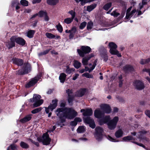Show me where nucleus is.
<instances>
[{
	"instance_id": "5fc2aeb1",
	"label": "nucleus",
	"mask_w": 150,
	"mask_h": 150,
	"mask_svg": "<svg viewBox=\"0 0 150 150\" xmlns=\"http://www.w3.org/2000/svg\"><path fill=\"white\" fill-rule=\"evenodd\" d=\"M86 23L85 22H83L82 23L80 26H79V28L80 29H82L83 28H84L86 26Z\"/></svg>"
},
{
	"instance_id": "f03ea898",
	"label": "nucleus",
	"mask_w": 150,
	"mask_h": 150,
	"mask_svg": "<svg viewBox=\"0 0 150 150\" xmlns=\"http://www.w3.org/2000/svg\"><path fill=\"white\" fill-rule=\"evenodd\" d=\"M147 1L148 0H143L142 3L139 4L137 11L136 9H134L130 12L132 8V6H130L127 11L125 18L127 19H129L131 18H134L143 13L145 10H144L142 11L141 10L143 7L144 5L147 3Z\"/></svg>"
},
{
	"instance_id": "603ef678",
	"label": "nucleus",
	"mask_w": 150,
	"mask_h": 150,
	"mask_svg": "<svg viewBox=\"0 0 150 150\" xmlns=\"http://www.w3.org/2000/svg\"><path fill=\"white\" fill-rule=\"evenodd\" d=\"M85 136V135H83V137L79 138V140L84 142H87L88 141V139L87 138L85 137L84 136Z\"/></svg>"
},
{
	"instance_id": "1a4fd4ad",
	"label": "nucleus",
	"mask_w": 150,
	"mask_h": 150,
	"mask_svg": "<svg viewBox=\"0 0 150 150\" xmlns=\"http://www.w3.org/2000/svg\"><path fill=\"white\" fill-rule=\"evenodd\" d=\"M58 100L57 99L53 100L52 103L48 107H45V111L46 113H48L50 110L52 111L53 109L55 108L57 105Z\"/></svg>"
},
{
	"instance_id": "f257e3e1",
	"label": "nucleus",
	"mask_w": 150,
	"mask_h": 150,
	"mask_svg": "<svg viewBox=\"0 0 150 150\" xmlns=\"http://www.w3.org/2000/svg\"><path fill=\"white\" fill-rule=\"evenodd\" d=\"M65 102L61 103V108L56 110V114L60 118L64 117L70 119L73 118L77 115V112L72 108L65 107Z\"/></svg>"
},
{
	"instance_id": "0eeeda50",
	"label": "nucleus",
	"mask_w": 150,
	"mask_h": 150,
	"mask_svg": "<svg viewBox=\"0 0 150 150\" xmlns=\"http://www.w3.org/2000/svg\"><path fill=\"white\" fill-rule=\"evenodd\" d=\"M146 133L145 131H142L139 132L137 134L136 136L137 138V139L136 140L140 142L144 143H146L148 141V139L145 137V134Z\"/></svg>"
},
{
	"instance_id": "a18cd8bd",
	"label": "nucleus",
	"mask_w": 150,
	"mask_h": 150,
	"mask_svg": "<svg viewBox=\"0 0 150 150\" xmlns=\"http://www.w3.org/2000/svg\"><path fill=\"white\" fill-rule=\"evenodd\" d=\"M106 137L111 142H118V141H117L116 139H114L109 135L107 136Z\"/></svg>"
},
{
	"instance_id": "8fccbe9b",
	"label": "nucleus",
	"mask_w": 150,
	"mask_h": 150,
	"mask_svg": "<svg viewBox=\"0 0 150 150\" xmlns=\"http://www.w3.org/2000/svg\"><path fill=\"white\" fill-rule=\"evenodd\" d=\"M68 13L71 15V18L74 19L75 16V13L74 11L73 10H71L68 12Z\"/></svg>"
},
{
	"instance_id": "864d4df0",
	"label": "nucleus",
	"mask_w": 150,
	"mask_h": 150,
	"mask_svg": "<svg viewBox=\"0 0 150 150\" xmlns=\"http://www.w3.org/2000/svg\"><path fill=\"white\" fill-rule=\"evenodd\" d=\"M57 28L58 31H59L60 33H62V32L63 30V28L62 25L60 24H58L57 25Z\"/></svg>"
},
{
	"instance_id": "4be33fe9",
	"label": "nucleus",
	"mask_w": 150,
	"mask_h": 150,
	"mask_svg": "<svg viewBox=\"0 0 150 150\" xmlns=\"http://www.w3.org/2000/svg\"><path fill=\"white\" fill-rule=\"evenodd\" d=\"M12 61L14 64L18 66L21 65L23 63V62L22 59L15 58H13Z\"/></svg>"
},
{
	"instance_id": "0e129e2a",
	"label": "nucleus",
	"mask_w": 150,
	"mask_h": 150,
	"mask_svg": "<svg viewBox=\"0 0 150 150\" xmlns=\"http://www.w3.org/2000/svg\"><path fill=\"white\" fill-rule=\"evenodd\" d=\"M44 19L45 21H48L49 20V18L48 16H47V14H46L44 17Z\"/></svg>"
},
{
	"instance_id": "2eb2a0df",
	"label": "nucleus",
	"mask_w": 150,
	"mask_h": 150,
	"mask_svg": "<svg viewBox=\"0 0 150 150\" xmlns=\"http://www.w3.org/2000/svg\"><path fill=\"white\" fill-rule=\"evenodd\" d=\"M41 76V75H39L32 79L26 85V87L28 88L34 85L38 82V81L40 79Z\"/></svg>"
},
{
	"instance_id": "c9c22d12",
	"label": "nucleus",
	"mask_w": 150,
	"mask_h": 150,
	"mask_svg": "<svg viewBox=\"0 0 150 150\" xmlns=\"http://www.w3.org/2000/svg\"><path fill=\"white\" fill-rule=\"evenodd\" d=\"M73 20V19L71 17L65 18L64 20V23L67 24H69L71 23Z\"/></svg>"
},
{
	"instance_id": "bf43d9fd",
	"label": "nucleus",
	"mask_w": 150,
	"mask_h": 150,
	"mask_svg": "<svg viewBox=\"0 0 150 150\" xmlns=\"http://www.w3.org/2000/svg\"><path fill=\"white\" fill-rule=\"evenodd\" d=\"M49 51V50H47L39 54L38 55L39 56H40L43 54H47Z\"/></svg>"
},
{
	"instance_id": "6ab92c4d",
	"label": "nucleus",
	"mask_w": 150,
	"mask_h": 150,
	"mask_svg": "<svg viewBox=\"0 0 150 150\" xmlns=\"http://www.w3.org/2000/svg\"><path fill=\"white\" fill-rule=\"evenodd\" d=\"M104 114L102 111L99 108L96 110L94 112V115L95 117L97 118H100Z\"/></svg>"
},
{
	"instance_id": "69168bd1",
	"label": "nucleus",
	"mask_w": 150,
	"mask_h": 150,
	"mask_svg": "<svg viewBox=\"0 0 150 150\" xmlns=\"http://www.w3.org/2000/svg\"><path fill=\"white\" fill-rule=\"evenodd\" d=\"M41 1V0H33V3L35 4L36 3H39Z\"/></svg>"
},
{
	"instance_id": "de8ad7c7",
	"label": "nucleus",
	"mask_w": 150,
	"mask_h": 150,
	"mask_svg": "<svg viewBox=\"0 0 150 150\" xmlns=\"http://www.w3.org/2000/svg\"><path fill=\"white\" fill-rule=\"evenodd\" d=\"M42 109L41 107L36 108L31 111V112L33 114H35L40 112Z\"/></svg>"
},
{
	"instance_id": "39448f33",
	"label": "nucleus",
	"mask_w": 150,
	"mask_h": 150,
	"mask_svg": "<svg viewBox=\"0 0 150 150\" xmlns=\"http://www.w3.org/2000/svg\"><path fill=\"white\" fill-rule=\"evenodd\" d=\"M41 97L40 95L34 94L33 98L30 99V101L31 102H34L33 104V106L34 107L40 106L43 103V100L42 99H41Z\"/></svg>"
},
{
	"instance_id": "c756f323",
	"label": "nucleus",
	"mask_w": 150,
	"mask_h": 150,
	"mask_svg": "<svg viewBox=\"0 0 150 150\" xmlns=\"http://www.w3.org/2000/svg\"><path fill=\"white\" fill-rule=\"evenodd\" d=\"M77 131L78 133H83L85 131L86 128L84 126H81L79 127Z\"/></svg>"
},
{
	"instance_id": "4d7b16f0",
	"label": "nucleus",
	"mask_w": 150,
	"mask_h": 150,
	"mask_svg": "<svg viewBox=\"0 0 150 150\" xmlns=\"http://www.w3.org/2000/svg\"><path fill=\"white\" fill-rule=\"evenodd\" d=\"M74 120L76 122L77 124V122H80L82 121L81 119L79 117L75 118Z\"/></svg>"
},
{
	"instance_id": "79ce46f5",
	"label": "nucleus",
	"mask_w": 150,
	"mask_h": 150,
	"mask_svg": "<svg viewBox=\"0 0 150 150\" xmlns=\"http://www.w3.org/2000/svg\"><path fill=\"white\" fill-rule=\"evenodd\" d=\"M111 5L112 4L110 2L108 3L104 6L103 7V9L107 11L111 6Z\"/></svg>"
},
{
	"instance_id": "aec40b11",
	"label": "nucleus",
	"mask_w": 150,
	"mask_h": 150,
	"mask_svg": "<svg viewBox=\"0 0 150 150\" xmlns=\"http://www.w3.org/2000/svg\"><path fill=\"white\" fill-rule=\"evenodd\" d=\"M15 42L20 45H23L25 44V40L23 38L16 36Z\"/></svg>"
},
{
	"instance_id": "9d476101",
	"label": "nucleus",
	"mask_w": 150,
	"mask_h": 150,
	"mask_svg": "<svg viewBox=\"0 0 150 150\" xmlns=\"http://www.w3.org/2000/svg\"><path fill=\"white\" fill-rule=\"evenodd\" d=\"M81 50L82 51L79 49H77V51L79 55L83 57L84 56V53H88L90 52L91 48L88 46H82L81 47Z\"/></svg>"
},
{
	"instance_id": "a878e982",
	"label": "nucleus",
	"mask_w": 150,
	"mask_h": 150,
	"mask_svg": "<svg viewBox=\"0 0 150 150\" xmlns=\"http://www.w3.org/2000/svg\"><path fill=\"white\" fill-rule=\"evenodd\" d=\"M70 30V34L69 36V38L71 39L74 36L75 33L76 31V27H73Z\"/></svg>"
},
{
	"instance_id": "3c124183",
	"label": "nucleus",
	"mask_w": 150,
	"mask_h": 150,
	"mask_svg": "<svg viewBox=\"0 0 150 150\" xmlns=\"http://www.w3.org/2000/svg\"><path fill=\"white\" fill-rule=\"evenodd\" d=\"M20 3L23 6H27L28 5V1L26 0H21Z\"/></svg>"
},
{
	"instance_id": "f8f14e48",
	"label": "nucleus",
	"mask_w": 150,
	"mask_h": 150,
	"mask_svg": "<svg viewBox=\"0 0 150 150\" xmlns=\"http://www.w3.org/2000/svg\"><path fill=\"white\" fill-rule=\"evenodd\" d=\"M30 70V65L29 64L27 63L24 64L23 67L22 69L18 71V74H25L28 73Z\"/></svg>"
},
{
	"instance_id": "4c0bfd02",
	"label": "nucleus",
	"mask_w": 150,
	"mask_h": 150,
	"mask_svg": "<svg viewBox=\"0 0 150 150\" xmlns=\"http://www.w3.org/2000/svg\"><path fill=\"white\" fill-rule=\"evenodd\" d=\"M76 2H81V4L82 5H84L86 3L91 2L90 0H74Z\"/></svg>"
},
{
	"instance_id": "20e7f679",
	"label": "nucleus",
	"mask_w": 150,
	"mask_h": 150,
	"mask_svg": "<svg viewBox=\"0 0 150 150\" xmlns=\"http://www.w3.org/2000/svg\"><path fill=\"white\" fill-rule=\"evenodd\" d=\"M56 127L54 126L53 127L52 130H48L47 132L43 135L42 137H38L37 138L38 141L39 142H42L44 145H47L50 144L51 141L49 137L48 133L49 132H53L56 129Z\"/></svg>"
},
{
	"instance_id": "e2e57ef3",
	"label": "nucleus",
	"mask_w": 150,
	"mask_h": 150,
	"mask_svg": "<svg viewBox=\"0 0 150 150\" xmlns=\"http://www.w3.org/2000/svg\"><path fill=\"white\" fill-rule=\"evenodd\" d=\"M143 71H145L148 72L149 73V75L150 76V69H143Z\"/></svg>"
},
{
	"instance_id": "393cba45",
	"label": "nucleus",
	"mask_w": 150,
	"mask_h": 150,
	"mask_svg": "<svg viewBox=\"0 0 150 150\" xmlns=\"http://www.w3.org/2000/svg\"><path fill=\"white\" fill-rule=\"evenodd\" d=\"M59 2V0H47V4L50 5H55L57 4Z\"/></svg>"
},
{
	"instance_id": "4468645a",
	"label": "nucleus",
	"mask_w": 150,
	"mask_h": 150,
	"mask_svg": "<svg viewBox=\"0 0 150 150\" xmlns=\"http://www.w3.org/2000/svg\"><path fill=\"white\" fill-rule=\"evenodd\" d=\"M84 122L87 124H89V126L92 128H94L95 127V125L94 120L90 117H87L83 118Z\"/></svg>"
},
{
	"instance_id": "49530a36",
	"label": "nucleus",
	"mask_w": 150,
	"mask_h": 150,
	"mask_svg": "<svg viewBox=\"0 0 150 150\" xmlns=\"http://www.w3.org/2000/svg\"><path fill=\"white\" fill-rule=\"evenodd\" d=\"M150 62V59L148 58L146 59H142L140 61V63L142 64H145L147 63L148 62Z\"/></svg>"
},
{
	"instance_id": "338daca9",
	"label": "nucleus",
	"mask_w": 150,
	"mask_h": 150,
	"mask_svg": "<svg viewBox=\"0 0 150 150\" xmlns=\"http://www.w3.org/2000/svg\"><path fill=\"white\" fill-rule=\"evenodd\" d=\"M31 11V10L30 9H26L25 11V12L27 13H29Z\"/></svg>"
},
{
	"instance_id": "72a5a7b5",
	"label": "nucleus",
	"mask_w": 150,
	"mask_h": 150,
	"mask_svg": "<svg viewBox=\"0 0 150 150\" xmlns=\"http://www.w3.org/2000/svg\"><path fill=\"white\" fill-rule=\"evenodd\" d=\"M96 6V4H93L88 6L87 8V10L89 12H90Z\"/></svg>"
},
{
	"instance_id": "2f4dec72",
	"label": "nucleus",
	"mask_w": 150,
	"mask_h": 150,
	"mask_svg": "<svg viewBox=\"0 0 150 150\" xmlns=\"http://www.w3.org/2000/svg\"><path fill=\"white\" fill-rule=\"evenodd\" d=\"M35 33V31L33 30H30L26 33L27 36L29 38H31L33 37Z\"/></svg>"
},
{
	"instance_id": "c85d7f7f",
	"label": "nucleus",
	"mask_w": 150,
	"mask_h": 150,
	"mask_svg": "<svg viewBox=\"0 0 150 150\" xmlns=\"http://www.w3.org/2000/svg\"><path fill=\"white\" fill-rule=\"evenodd\" d=\"M71 93V90H70L69 89H68L67 91V93L68 94V101L69 103L70 104H71L72 101L73 100L74 97L72 96H71V95H70V94L69 93V92Z\"/></svg>"
},
{
	"instance_id": "f3484780",
	"label": "nucleus",
	"mask_w": 150,
	"mask_h": 150,
	"mask_svg": "<svg viewBox=\"0 0 150 150\" xmlns=\"http://www.w3.org/2000/svg\"><path fill=\"white\" fill-rule=\"evenodd\" d=\"M133 85L135 88L138 90H142L144 88V83L139 80L135 81Z\"/></svg>"
},
{
	"instance_id": "13d9d810",
	"label": "nucleus",
	"mask_w": 150,
	"mask_h": 150,
	"mask_svg": "<svg viewBox=\"0 0 150 150\" xmlns=\"http://www.w3.org/2000/svg\"><path fill=\"white\" fill-rule=\"evenodd\" d=\"M70 124L72 126H75L77 124L76 122L74 120L73 121L71 122H70Z\"/></svg>"
},
{
	"instance_id": "58836bf2",
	"label": "nucleus",
	"mask_w": 150,
	"mask_h": 150,
	"mask_svg": "<svg viewBox=\"0 0 150 150\" xmlns=\"http://www.w3.org/2000/svg\"><path fill=\"white\" fill-rule=\"evenodd\" d=\"M82 76L83 77H85L87 78H93V76L92 75L89 74L88 73H85L82 74Z\"/></svg>"
},
{
	"instance_id": "5701e85b",
	"label": "nucleus",
	"mask_w": 150,
	"mask_h": 150,
	"mask_svg": "<svg viewBox=\"0 0 150 150\" xmlns=\"http://www.w3.org/2000/svg\"><path fill=\"white\" fill-rule=\"evenodd\" d=\"M94 56L93 54H91L89 56L84 57L83 59L82 63L83 65H87L88 64V60L92 57Z\"/></svg>"
},
{
	"instance_id": "774afa93",
	"label": "nucleus",
	"mask_w": 150,
	"mask_h": 150,
	"mask_svg": "<svg viewBox=\"0 0 150 150\" xmlns=\"http://www.w3.org/2000/svg\"><path fill=\"white\" fill-rule=\"evenodd\" d=\"M118 111V109L117 108H115L114 109L113 111L115 112H117Z\"/></svg>"
},
{
	"instance_id": "473e14b6",
	"label": "nucleus",
	"mask_w": 150,
	"mask_h": 150,
	"mask_svg": "<svg viewBox=\"0 0 150 150\" xmlns=\"http://www.w3.org/2000/svg\"><path fill=\"white\" fill-rule=\"evenodd\" d=\"M74 66L76 68L78 69L81 67V64L77 60H74Z\"/></svg>"
},
{
	"instance_id": "7ed1b4c3",
	"label": "nucleus",
	"mask_w": 150,
	"mask_h": 150,
	"mask_svg": "<svg viewBox=\"0 0 150 150\" xmlns=\"http://www.w3.org/2000/svg\"><path fill=\"white\" fill-rule=\"evenodd\" d=\"M110 119L109 115L107 116L104 118L100 120L99 122V123L100 125H102L107 122L108 128L111 130L113 129L116 127L119 121V118L118 116H115L112 120L108 122Z\"/></svg>"
},
{
	"instance_id": "6e6552de",
	"label": "nucleus",
	"mask_w": 150,
	"mask_h": 150,
	"mask_svg": "<svg viewBox=\"0 0 150 150\" xmlns=\"http://www.w3.org/2000/svg\"><path fill=\"white\" fill-rule=\"evenodd\" d=\"M97 62V61L96 60L94 62L92 65L91 64H89V68L86 67H85V69H79V72L80 73H82L86 71H88L89 73L91 72L96 67Z\"/></svg>"
},
{
	"instance_id": "ddd939ff",
	"label": "nucleus",
	"mask_w": 150,
	"mask_h": 150,
	"mask_svg": "<svg viewBox=\"0 0 150 150\" xmlns=\"http://www.w3.org/2000/svg\"><path fill=\"white\" fill-rule=\"evenodd\" d=\"M100 109L104 113H109L111 109L109 105L107 104H102L100 106Z\"/></svg>"
},
{
	"instance_id": "dca6fc26",
	"label": "nucleus",
	"mask_w": 150,
	"mask_h": 150,
	"mask_svg": "<svg viewBox=\"0 0 150 150\" xmlns=\"http://www.w3.org/2000/svg\"><path fill=\"white\" fill-rule=\"evenodd\" d=\"M15 40L16 36H13L10 38V41H8L6 43V45L8 49L11 48L15 46Z\"/></svg>"
},
{
	"instance_id": "423d86ee",
	"label": "nucleus",
	"mask_w": 150,
	"mask_h": 150,
	"mask_svg": "<svg viewBox=\"0 0 150 150\" xmlns=\"http://www.w3.org/2000/svg\"><path fill=\"white\" fill-rule=\"evenodd\" d=\"M108 46L110 49V52L111 54L116 55L119 57L121 56V54L119 53V52L116 49L117 46L115 43L112 42H110L109 43Z\"/></svg>"
},
{
	"instance_id": "b1692460",
	"label": "nucleus",
	"mask_w": 150,
	"mask_h": 150,
	"mask_svg": "<svg viewBox=\"0 0 150 150\" xmlns=\"http://www.w3.org/2000/svg\"><path fill=\"white\" fill-rule=\"evenodd\" d=\"M66 76V75L64 73H62L60 74L59 77V79L61 83H64Z\"/></svg>"
},
{
	"instance_id": "cd10ccee",
	"label": "nucleus",
	"mask_w": 150,
	"mask_h": 150,
	"mask_svg": "<svg viewBox=\"0 0 150 150\" xmlns=\"http://www.w3.org/2000/svg\"><path fill=\"white\" fill-rule=\"evenodd\" d=\"M93 113L91 109H88L86 110L85 112L83 113V115L84 116H89L91 115Z\"/></svg>"
},
{
	"instance_id": "bb28decb",
	"label": "nucleus",
	"mask_w": 150,
	"mask_h": 150,
	"mask_svg": "<svg viewBox=\"0 0 150 150\" xmlns=\"http://www.w3.org/2000/svg\"><path fill=\"white\" fill-rule=\"evenodd\" d=\"M85 92V89H81L78 91L76 93V96L78 97H81L84 94Z\"/></svg>"
},
{
	"instance_id": "e433bc0d",
	"label": "nucleus",
	"mask_w": 150,
	"mask_h": 150,
	"mask_svg": "<svg viewBox=\"0 0 150 150\" xmlns=\"http://www.w3.org/2000/svg\"><path fill=\"white\" fill-rule=\"evenodd\" d=\"M123 132L121 129H119L117 131L115 134V136L117 138H119L122 136Z\"/></svg>"
},
{
	"instance_id": "a19ab883",
	"label": "nucleus",
	"mask_w": 150,
	"mask_h": 150,
	"mask_svg": "<svg viewBox=\"0 0 150 150\" xmlns=\"http://www.w3.org/2000/svg\"><path fill=\"white\" fill-rule=\"evenodd\" d=\"M46 37L50 39H53L55 38V36L52 33H47L45 34Z\"/></svg>"
},
{
	"instance_id": "f704fd0d",
	"label": "nucleus",
	"mask_w": 150,
	"mask_h": 150,
	"mask_svg": "<svg viewBox=\"0 0 150 150\" xmlns=\"http://www.w3.org/2000/svg\"><path fill=\"white\" fill-rule=\"evenodd\" d=\"M124 69L125 71H133L134 70L133 67L131 66L127 65L124 67Z\"/></svg>"
},
{
	"instance_id": "9b49d317",
	"label": "nucleus",
	"mask_w": 150,
	"mask_h": 150,
	"mask_svg": "<svg viewBox=\"0 0 150 150\" xmlns=\"http://www.w3.org/2000/svg\"><path fill=\"white\" fill-rule=\"evenodd\" d=\"M96 132L94 135L96 139L98 141H100L102 138V133L103 129L100 127H96L95 129Z\"/></svg>"
},
{
	"instance_id": "7c9ffc66",
	"label": "nucleus",
	"mask_w": 150,
	"mask_h": 150,
	"mask_svg": "<svg viewBox=\"0 0 150 150\" xmlns=\"http://www.w3.org/2000/svg\"><path fill=\"white\" fill-rule=\"evenodd\" d=\"M66 68L65 72L68 74H71L72 72L74 71L75 70V69L74 68H70L68 66H66Z\"/></svg>"
},
{
	"instance_id": "6e6d98bb",
	"label": "nucleus",
	"mask_w": 150,
	"mask_h": 150,
	"mask_svg": "<svg viewBox=\"0 0 150 150\" xmlns=\"http://www.w3.org/2000/svg\"><path fill=\"white\" fill-rule=\"evenodd\" d=\"M110 14L111 15L115 17H117L120 15V13L117 12L116 11H114Z\"/></svg>"
},
{
	"instance_id": "a211bd4d",
	"label": "nucleus",
	"mask_w": 150,
	"mask_h": 150,
	"mask_svg": "<svg viewBox=\"0 0 150 150\" xmlns=\"http://www.w3.org/2000/svg\"><path fill=\"white\" fill-rule=\"evenodd\" d=\"M122 139L123 141L126 142H127L130 140L132 141V142L136 144H137L142 146L144 148V146L141 143H138L137 142L135 141V139L133 138L131 136H129L125 137L123 138Z\"/></svg>"
},
{
	"instance_id": "680f3d73",
	"label": "nucleus",
	"mask_w": 150,
	"mask_h": 150,
	"mask_svg": "<svg viewBox=\"0 0 150 150\" xmlns=\"http://www.w3.org/2000/svg\"><path fill=\"white\" fill-rule=\"evenodd\" d=\"M145 113L146 115L150 118V111L149 110H146L145 112Z\"/></svg>"
},
{
	"instance_id": "c03bdc74",
	"label": "nucleus",
	"mask_w": 150,
	"mask_h": 150,
	"mask_svg": "<svg viewBox=\"0 0 150 150\" xmlns=\"http://www.w3.org/2000/svg\"><path fill=\"white\" fill-rule=\"evenodd\" d=\"M20 146L22 148H23L27 149L28 148V144L23 142H21Z\"/></svg>"
},
{
	"instance_id": "09e8293b",
	"label": "nucleus",
	"mask_w": 150,
	"mask_h": 150,
	"mask_svg": "<svg viewBox=\"0 0 150 150\" xmlns=\"http://www.w3.org/2000/svg\"><path fill=\"white\" fill-rule=\"evenodd\" d=\"M93 25V23L92 22L90 21L88 23L87 26V28L88 30L91 29Z\"/></svg>"
},
{
	"instance_id": "ea45409f",
	"label": "nucleus",
	"mask_w": 150,
	"mask_h": 150,
	"mask_svg": "<svg viewBox=\"0 0 150 150\" xmlns=\"http://www.w3.org/2000/svg\"><path fill=\"white\" fill-rule=\"evenodd\" d=\"M38 14L39 17H44L47 14V13L46 11H40L39 12Z\"/></svg>"
},
{
	"instance_id": "37998d69",
	"label": "nucleus",
	"mask_w": 150,
	"mask_h": 150,
	"mask_svg": "<svg viewBox=\"0 0 150 150\" xmlns=\"http://www.w3.org/2000/svg\"><path fill=\"white\" fill-rule=\"evenodd\" d=\"M16 146L13 144H12L9 146L7 150H16Z\"/></svg>"
},
{
	"instance_id": "412c9836",
	"label": "nucleus",
	"mask_w": 150,
	"mask_h": 150,
	"mask_svg": "<svg viewBox=\"0 0 150 150\" xmlns=\"http://www.w3.org/2000/svg\"><path fill=\"white\" fill-rule=\"evenodd\" d=\"M32 115L30 114L26 115L23 118L20 120V121L22 123H25L30 120L32 118Z\"/></svg>"
},
{
	"instance_id": "052dcab7",
	"label": "nucleus",
	"mask_w": 150,
	"mask_h": 150,
	"mask_svg": "<svg viewBox=\"0 0 150 150\" xmlns=\"http://www.w3.org/2000/svg\"><path fill=\"white\" fill-rule=\"evenodd\" d=\"M79 74H75L73 78L72 79L74 80H76L77 78L79 76Z\"/></svg>"
}]
</instances>
